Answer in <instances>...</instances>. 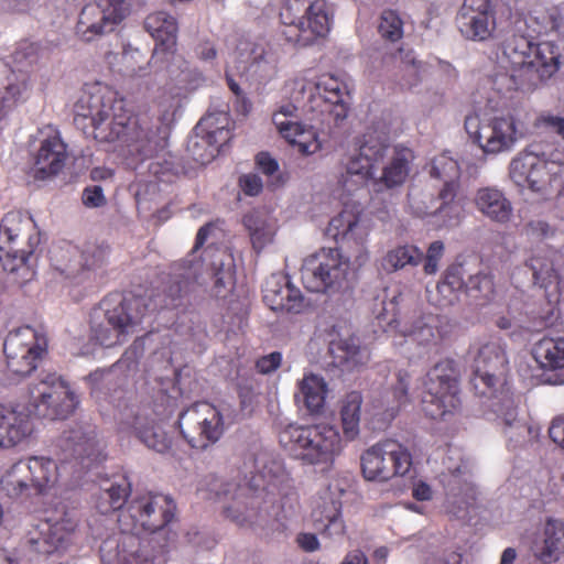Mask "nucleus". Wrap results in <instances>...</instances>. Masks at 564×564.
Listing matches in <instances>:
<instances>
[{
  "label": "nucleus",
  "instance_id": "obj_1",
  "mask_svg": "<svg viewBox=\"0 0 564 564\" xmlns=\"http://www.w3.org/2000/svg\"><path fill=\"white\" fill-rule=\"evenodd\" d=\"M74 123L87 138L119 142L139 161L153 158L161 147L156 134L128 108L127 100L107 85L97 83L82 95L75 106Z\"/></svg>",
  "mask_w": 564,
  "mask_h": 564
},
{
  "label": "nucleus",
  "instance_id": "obj_2",
  "mask_svg": "<svg viewBox=\"0 0 564 564\" xmlns=\"http://www.w3.org/2000/svg\"><path fill=\"white\" fill-rule=\"evenodd\" d=\"M370 228L360 221L359 215L345 208L333 217L327 235L339 248H322L306 257L301 267L304 288L315 293H335L348 279L350 262L361 267L369 259L367 248Z\"/></svg>",
  "mask_w": 564,
  "mask_h": 564
},
{
  "label": "nucleus",
  "instance_id": "obj_3",
  "mask_svg": "<svg viewBox=\"0 0 564 564\" xmlns=\"http://www.w3.org/2000/svg\"><path fill=\"white\" fill-rule=\"evenodd\" d=\"M471 386L480 398L488 399V406L501 420L503 433L513 448L532 438L533 429L518 419L517 406L509 384V361L498 340L482 344L474 358Z\"/></svg>",
  "mask_w": 564,
  "mask_h": 564
},
{
  "label": "nucleus",
  "instance_id": "obj_4",
  "mask_svg": "<svg viewBox=\"0 0 564 564\" xmlns=\"http://www.w3.org/2000/svg\"><path fill=\"white\" fill-rule=\"evenodd\" d=\"M279 443L291 457L303 465L333 467L343 452L339 431L327 423L289 424L279 433Z\"/></svg>",
  "mask_w": 564,
  "mask_h": 564
},
{
  "label": "nucleus",
  "instance_id": "obj_5",
  "mask_svg": "<svg viewBox=\"0 0 564 564\" xmlns=\"http://www.w3.org/2000/svg\"><path fill=\"white\" fill-rule=\"evenodd\" d=\"M279 18L280 35L295 48L315 44L330 30V18L323 0H288Z\"/></svg>",
  "mask_w": 564,
  "mask_h": 564
},
{
  "label": "nucleus",
  "instance_id": "obj_6",
  "mask_svg": "<svg viewBox=\"0 0 564 564\" xmlns=\"http://www.w3.org/2000/svg\"><path fill=\"white\" fill-rule=\"evenodd\" d=\"M509 174L518 186L527 187L542 197L564 189V160L560 152L546 158L530 145L511 161Z\"/></svg>",
  "mask_w": 564,
  "mask_h": 564
},
{
  "label": "nucleus",
  "instance_id": "obj_7",
  "mask_svg": "<svg viewBox=\"0 0 564 564\" xmlns=\"http://www.w3.org/2000/svg\"><path fill=\"white\" fill-rule=\"evenodd\" d=\"M460 370L456 360L436 362L423 380L422 410L433 420H443L460 409Z\"/></svg>",
  "mask_w": 564,
  "mask_h": 564
},
{
  "label": "nucleus",
  "instance_id": "obj_8",
  "mask_svg": "<svg viewBox=\"0 0 564 564\" xmlns=\"http://www.w3.org/2000/svg\"><path fill=\"white\" fill-rule=\"evenodd\" d=\"M400 294H389V290L382 289L373 299L372 313L378 324L386 333L410 338L421 346H430L437 341V330L431 321L422 315L419 310L400 314Z\"/></svg>",
  "mask_w": 564,
  "mask_h": 564
},
{
  "label": "nucleus",
  "instance_id": "obj_9",
  "mask_svg": "<svg viewBox=\"0 0 564 564\" xmlns=\"http://www.w3.org/2000/svg\"><path fill=\"white\" fill-rule=\"evenodd\" d=\"M208 485L212 486L209 499L230 500L224 507L223 513L226 519L238 527H261L269 521L271 517L269 508L272 506V501L267 500V495L245 485L219 484V480L214 477Z\"/></svg>",
  "mask_w": 564,
  "mask_h": 564
},
{
  "label": "nucleus",
  "instance_id": "obj_10",
  "mask_svg": "<svg viewBox=\"0 0 564 564\" xmlns=\"http://www.w3.org/2000/svg\"><path fill=\"white\" fill-rule=\"evenodd\" d=\"M560 57L561 54L553 43H540L532 61L508 66L510 73L497 75L494 85L500 94L511 90L531 93L557 73Z\"/></svg>",
  "mask_w": 564,
  "mask_h": 564
},
{
  "label": "nucleus",
  "instance_id": "obj_11",
  "mask_svg": "<svg viewBox=\"0 0 564 564\" xmlns=\"http://www.w3.org/2000/svg\"><path fill=\"white\" fill-rule=\"evenodd\" d=\"M77 403L68 382L55 372L46 373L28 387L25 410L37 419L64 420L74 412Z\"/></svg>",
  "mask_w": 564,
  "mask_h": 564
},
{
  "label": "nucleus",
  "instance_id": "obj_12",
  "mask_svg": "<svg viewBox=\"0 0 564 564\" xmlns=\"http://www.w3.org/2000/svg\"><path fill=\"white\" fill-rule=\"evenodd\" d=\"M48 351V339L44 332L31 326L10 330L3 341L6 369L17 380L30 377Z\"/></svg>",
  "mask_w": 564,
  "mask_h": 564
},
{
  "label": "nucleus",
  "instance_id": "obj_13",
  "mask_svg": "<svg viewBox=\"0 0 564 564\" xmlns=\"http://www.w3.org/2000/svg\"><path fill=\"white\" fill-rule=\"evenodd\" d=\"M360 467L366 480L388 482L410 474L413 456L408 446L401 442L383 438L362 452Z\"/></svg>",
  "mask_w": 564,
  "mask_h": 564
},
{
  "label": "nucleus",
  "instance_id": "obj_14",
  "mask_svg": "<svg viewBox=\"0 0 564 564\" xmlns=\"http://www.w3.org/2000/svg\"><path fill=\"white\" fill-rule=\"evenodd\" d=\"M200 273V263L192 258L174 262L167 273L160 276L147 304L152 310H174L188 301Z\"/></svg>",
  "mask_w": 564,
  "mask_h": 564
},
{
  "label": "nucleus",
  "instance_id": "obj_15",
  "mask_svg": "<svg viewBox=\"0 0 564 564\" xmlns=\"http://www.w3.org/2000/svg\"><path fill=\"white\" fill-rule=\"evenodd\" d=\"M177 427L184 441L194 449L206 451L225 433L224 416L214 404L196 402L182 411Z\"/></svg>",
  "mask_w": 564,
  "mask_h": 564
},
{
  "label": "nucleus",
  "instance_id": "obj_16",
  "mask_svg": "<svg viewBox=\"0 0 564 564\" xmlns=\"http://www.w3.org/2000/svg\"><path fill=\"white\" fill-rule=\"evenodd\" d=\"M143 0H97L80 11L76 34L84 42H91L121 23L132 9L143 6Z\"/></svg>",
  "mask_w": 564,
  "mask_h": 564
},
{
  "label": "nucleus",
  "instance_id": "obj_17",
  "mask_svg": "<svg viewBox=\"0 0 564 564\" xmlns=\"http://www.w3.org/2000/svg\"><path fill=\"white\" fill-rule=\"evenodd\" d=\"M389 149V133L381 131L377 134L375 128H369L364 134V140L358 153L349 158L341 174L340 183L347 189L350 185L359 186L373 181L378 165L383 161Z\"/></svg>",
  "mask_w": 564,
  "mask_h": 564
},
{
  "label": "nucleus",
  "instance_id": "obj_18",
  "mask_svg": "<svg viewBox=\"0 0 564 564\" xmlns=\"http://www.w3.org/2000/svg\"><path fill=\"white\" fill-rule=\"evenodd\" d=\"M145 314L144 297H124L117 306L106 311V324L95 329L94 337L105 347L121 345L135 330Z\"/></svg>",
  "mask_w": 564,
  "mask_h": 564
},
{
  "label": "nucleus",
  "instance_id": "obj_19",
  "mask_svg": "<svg viewBox=\"0 0 564 564\" xmlns=\"http://www.w3.org/2000/svg\"><path fill=\"white\" fill-rule=\"evenodd\" d=\"M464 126L470 139L487 154L508 151L517 141V120L511 113L486 121L478 115H469Z\"/></svg>",
  "mask_w": 564,
  "mask_h": 564
},
{
  "label": "nucleus",
  "instance_id": "obj_20",
  "mask_svg": "<svg viewBox=\"0 0 564 564\" xmlns=\"http://www.w3.org/2000/svg\"><path fill=\"white\" fill-rule=\"evenodd\" d=\"M59 447L62 463L72 464L73 468L79 471L88 470L106 458L96 440V429L91 424L77 423L64 431Z\"/></svg>",
  "mask_w": 564,
  "mask_h": 564
},
{
  "label": "nucleus",
  "instance_id": "obj_21",
  "mask_svg": "<svg viewBox=\"0 0 564 564\" xmlns=\"http://www.w3.org/2000/svg\"><path fill=\"white\" fill-rule=\"evenodd\" d=\"M343 83L332 76L324 75L318 82L296 78L292 82L291 99L304 111L324 113L332 105L343 102Z\"/></svg>",
  "mask_w": 564,
  "mask_h": 564
},
{
  "label": "nucleus",
  "instance_id": "obj_22",
  "mask_svg": "<svg viewBox=\"0 0 564 564\" xmlns=\"http://www.w3.org/2000/svg\"><path fill=\"white\" fill-rule=\"evenodd\" d=\"M560 259L555 249L542 246L532 249L524 262L532 272L533 283L544 291L545 300L552 306L551 312L560 303L564 289Z\"/></svg>",
  "mask_w": 564,
  "mask_h": 564
},
{
  "label": "nucleus",
  "instance_id": "obj_23",
  "mask_svg": "<svg viewBox=\"0 0 564 564\" xmlns=\"http://www.w3.org/2000/svg\"><path fill=\"white\" fill-rule=\"evenodd\" d=\"M119 430L133 434L148 448L158 453H165L171 448L172 442L158 423V415L150 404H142L130 409L119 422Z\"/></svg>",
  "mask_w": 564,
  "mask_h": 564
},
{
  "label": "nucleus",
  "instance_id": "obj_24",
  "mask_svg": "<svg viewBox=\"0 0 564 564\" xmlns=\"http://www.w3.org/2000/svg\"><path fill=\"white\" fill-rule=\"evenodd\" d=\"M77 522L67 513L59 519H42L28 533L30 550L43 555L64 551L70 542Z\"/></svg>",
  "mask_w": 564,
  "mask_h": 564
},
{
  "label": "nucleus",
  "instance_id": "obj_25",
  "mask_svg": "<svg viewBox=\"0 0 564 564\" xmlns=\"http://www.w3.org/2000/svg\"><path fill=\"white\" fill-rule=\"evenodd\" d=\"M297 110L299 106L292 102L283 105L273 112L272 122L281 137L296 147L300 153H316L322 147L317 132L312 126L299 121Z\"/></svg>",
  "mask_w": 564,
  "mask_h": 564
},
{
  "label": "nucleus",
  "instance_id": "obj_26",
  "mask_svg": "<svg viewBox=\"0 0 564 564\" xmlns=\"http://www.w3.org/2000/svg\"><path fill=\"white\" fill-rule=\"evenodd\" d=\"M343 490L332 491L327 486L313 499L311 520L314 529L324 538L335 539L346 534L347 527L341 514Z\"/></svg>",
  "mask_w": 564,
  "mask_h": 564
},
{
  "label": "nucleus",
  "instance_id": "obj_27",
  "mask_svg": "<svg viewBox=\"0 0 564 564\" xmlns=\"http://www.w3.org/2000/svg\"><path fill=\"white\" fill-rule=\"evenodd\" d=\"M40 243V231L30 215L10 212L0 223V249L33 253Z\"/></svg>",
  "mask_w": 564,
  "mask_h": 564
},
{
  "label": "nucleus",
  "instance_id": "obj_28",
  "mask_svg": "<svg viewBox=\"0 0 564 564\" xmlns=\"http://www.w3.org/2000/svg\"><path fill=\"white\" fill-rule=\"evenodd\" d=\"M459 30L468 40H489L496 30V11L491 0H465L460 10Z\"/></svg>",
  "mask_w": 564,
  "mask_h": 564
},
{
  "label": "nucleus",
  "instance_id": "obj_29",
  "mask_svg": "<svg viewBox=\"0 0 564 564\" xmlns=\"http://www.w3.org/2000/svg\"><path fill=\"white\" fill-rule=\"evenodd\" d=\"M195 138L188 143L193 160L202 165L212 162L219 153L224 143L229 140V130L215 127V117H203L194 128Z\"/></svg>",
  "mask_w": 564,
  "mask_h": 564
},
{
  "label": "nucleus",
  "instance_id": "obj_30",
  "mask_svg": "<svg viewBox=\"0 0 564 564\" xmlns=\"http://www.w3.org/2000/svg\"><path fill=\"white\" fill-rule=\"evenodd\" d=\"M144 29L155 41L152 58L166 59L176 50L177 20L165 11H156L144 20Z\"/></svg>",
  "mask_w": 564,
  "mask_h": 564
},
{
  "label": "nucleus",
  "instance_id": "obj_31",
  "mask_svg": "<svg viewBox=\"0 0 564 564\" xmlns=\"http://www.w3.org/2000/svg\"><path fill=\"white\" fill-rule=\"evenodd\" d=\"M120 544L135 545L139 540L134 534L123 536L121 542L107 540L100 545V558L102 564H162L165 562L164 555L167 553V543L160 545V550L151 557L148 556V546L144 545L133 553L126 554L121 551L111 554L113 549H119Z\"/></svg>",
  "mask_w": 564,
  "mask_h": 564
},
{
  "label": "nucleus",
  "instance_id": "obj_32",
  "mask_svg": "<svg viewBox=\"0 0 564 564\" xmlns=\"http://www.w3.org/2000/svg\"><path fill=\"white\" fill-rule=\"evenodd\" d=\"M66 159V144L58 133L44 139L34 156V177L45 180L58 174L63 170Z\"/></svg>",
  "mask_w": 564,
  "mask_h": 564
},
{
  "label": "nucleus",
  "instance_id": "obj_33",
  "mask_svg": "<svg viewBox=\"0 0 564 564\" xmlns=\"http://www.w3.org/2000/svg\"><path fill=\"white\" fill-rule=\"evenodd\" d=\"M30 416L29 412L0 403V447H14L31 435L33 426Z\"/></svg>",
  "mask_w": 564,
  "mask_h": 564
},
{
  "label": "nucleus",
  "instance_id": "obj_34",
  "mask_svg": "<svg viewBox=\"0 0 564 564\" xmlns=\"http://www.w3.org/2000/svg\"><path fill=\"white\" fill-rule=\"evenodd\" d=\"M165 502V495L147 494L134 498L128 505L124 511L119 514V522L124 527V531L138 533L150 520L153 510Z\"/></svg>",
  "mask_w": 564,
  "mask_h": 564
},
{
  "label": "nucleus",
  "instance_id": "obj_35",
  "mask_svg": "<svg viewBox=\"0 0 564 564\" xmlns=\"http://www.w3.org/2000/svg\"><path fill=\"white\" fill-rule=\"evenodd\" d=\"M328 350L333 364L344 370H352L370 359L369 350L360 345L359 338L355 335L332 340Z\"/></svg>",
  "mask_w": 564,
  "mask_h": 564
},
{
  "label": "nucleus",
  "instance_id": "obj_36",
  "mask_svg": "<svg viewBox=\"0 0 564 564\" xmlns=\"http://www.w3.org/2000/svg\"><path fill=\"white\" fill-rule=\"evenodd\" d=\"M477 210L491 221L508 223L513 213L511 202L505 193L496 187L479 188L474 198Z\"/></svg>",
  "mask_w": 564,
  "mask_h": 564
},
{
  "label": "nucleus",
  "instance_id": "obj_37",
  "mask_svg": "<svg viewBox=\"0 0 564 564\" xmlns=\"http://www.w3.org/2000/svg\"><path fill=\"white\" fill-rule=\"evenodd\" d=\"M33 495H47L58 482L59 471L56 462L45 456H31L24 460Z\"/></svg>",
  "mask_w": 564,
  "mask_h": 564
},
{
  "label": "nucleus",
  "instance_id": "obj_38",
  "mask_svg": "<svg viewBox=\"0 0 564 564\" xmlns=\"http://www.w3.org/2000/svg\"><path fill=\"white\" fill-rule=\"evenodd\" d=\"M412 150L404 147H395L389 163L383 166L379 177L373 178V184L379 188H394L402 185L410 173V164L413 160Z\"/></svg>",
  "mask_w": 564,
  "mask_h": 564
},
{
  "label": "nucleus",
  "instance_id": "obj_39",
  "mask_svg": "<svg viewBox=\"0 0 564 564\" xmlns=\"http://www.w3.org/2000/svg\"><path fill=\"white\" fill-rule=\"evenodd\" d=\"M263 300L274 312L300 313L304 307L302 292L290 281H285L282 285H268Z\"/></svg>",
  "mask_w": 564,
  "mask_h": 564
},
{
  "label": "nucleus",
  "instance_id": "obj_40",
  "mask_svg": "<svg viewBox=\"0 0 564 564\" xmlns=\"http://www.w3.org/2000/svg\"><path fill=\"white\" fill-rule=\"evenodd\" d=\"M532 357L544 371H564V337H543L532 347Z\"/></svg>",
  "mask_w": 564,
  "mask_h": 564
},
{
  "label": "nucleus",
  "instance_id": "obj_41",
  "mask_svg": "<svg viewBox=\"0 0 564 564\" xmlns=\"http://www.w3.org/2000/svg\"><path fill=\"white\" fill-rule=\"evenodd\" d=\"M1 491L12 499L32 496L28 477V466L24 460L11 465L0 478Z\"/></svg>",
  "mask_w": 564,
  "mask_h": 564
},
{
  "label": "nucleus",
  "instance_id": "obj_42",
  "mask_svg": "<svg viewBox=\"0 0 564 564\" xmlns=\"http://www.w3.org/2000/svg\"><path fill=\"white\" fill-rule=\"evenodd\" d=\"M362 402V395L358 391L347 393L341 401L339 414L343 433L347 441H354L360 433Z\"/></svg>",
  "mask_w": 564,
  "mask_h": 564
},
{
  "label": "nucleus",
  "instance_id": "obj_43",
  "mask_svg": "<svg viewBox=\"0 0 564 564\" xmlns=\"http://www.w3.org/2000/svg\"><path fill=\"white\" fill-rule=\"evenodd\" d=\"M423 261L422 250L410 243L399 245L384 254L381 267L387 272H395L406 267H417Z\"/></svg>",
  "mask_w": 564,
  "mask_h": 564
},
{
  "label": "nucleus",
  "instance_id": "obj_44",
  "mask_svg": "<svg viewBox=\"0 0 564 564\" xmlns=\"http://www.w3.org/2000/svg\"><path fill=\"white\" fill-rule=\"evenodd\" d=\"M465 295L470 305L479 307L488 305L496 296L494 276L482 272L470 275L466 281Z\"/></svg>",
  "mask_w": 564,
  "mask_h": 564
},
{
  "label": "nucleus",
  "instance_id": "obj_45",
  "mask_svg": "<svg viewBox=\"0 0 564 564\" xmlns=\"http://www.w3.org/2000/svg\"><path fill=\"white\" fill-rule=\"evenodd\" d=\"M563 552L564 523L550 518L544 527V544L539 553V558L544 563H552L557 561Z\"/></svg>",
  "mask_w": 564,
  "mask_h": 564
},
{
  "label": "nucleus",
  "instance_id": "obj_46",
  "mask_svg": "<svg viewBox=\"0 0 564 564\" xmlns=\"http://www.w3.org/2000/svg\"><path fill=\"white\" fill-rule=\"evenodd\" d=\"M300 392L310 413L317 414L323 410L327 394L324 378L313 373L305 376L300 383Z\"/></svg>",
  "mask_w": 564,
  "mask_h": 564
},
{
  "label": "nucleus",
  "instance_id": "obj_47",
  "mask_svg": "<svg viewBox=\"0 0 564 564\" xmlns=\"http://www.w3.org/2000/svg\"><path fill=\"white\" fill-rule=\"evenodd\" d=\"M24 84L21 83L15 73L8 66L0 69V122L6 117V109L15 106L21 97Z\"/></svg>",
  "mask_w": 564,
  "mask_h": 564
},
{
  "label": "nucleus",
  "instance_id": "obj_48",
  "mask_svg": "<svg viewBox=\"0 0 564 564\" xmlns=\"http://www.w3.org/2000/svg\"><path fill=\"white\" fill-rule=\"evenodd\" d=\"M539 45L533 44L523 35H513L503 46V57L507 59L508 66L521 65L534 58L535 48Z\"/></svg>",
  "mask_w": 564,
  "mask_h": 564
},
{
  "label": "nucleus",
  "instance_id": "obj_49",
  "mask_svg": "<svg viewBox=\"0 0 564 564\" xmlns=\"http://www.w3.org/2000/svg\"><path fill=\"white\" fill-rule=\"evenodd\" d=\"M242 224L249 232L253 249L260 252L272 241L273 231L269 224L256 213H248L242 218Z\"/></svg>",
  "mask_w": 564,
  "mask_h": 564
},
{
  "label": "nucleus",
  "instance_id": "obj_50",
  "mask_svg": "<svg viewBox=\"0 0 564 564\" xmlns=\"http://www.w3.org/2000/svg\"><path fill=\"white\" fill-rule=\"evenodd\" d=\"M403 20L395 10L386 9L380 14L377 29L381 39L395 43L403 37Z\"/></svg>",
  "mask_w": 564,
  "mask_h": 564
},
{
  "label": "nucleus",
  "instance_id": "obj_51",
  "mask_svg": "<svg viewBox=\"0 0 564 564\" xmlns=\"http://www.w3.org/2000/svg\"><path fill=\"white\" fill-rule=\"evenodd\" d=\"M430 175L442 182L446 180H459L460 169L456 160L447 152H443L431 161Z\"/></svg>",
  "mask_w": 564,
  "mask_h": 564
},
{
  "label": "nucleus",
  "instance_id": "obj_52",
  "mask_svg": "<svg viewBox=\"0 0 564 564\" xmlns=\"http://www.w3.org/2000/svg\"><path fill=\"white\" fill-rule=\"evenodd\" d=\"M176 503L170 496H165V502L153 510L149 521L142 531L155 533L163 530L175 517Z\"/></svg>",
  "mask_w": 564,
  "mask_h": 564
},
{
  "label": "nucleus",
  "instance_id": "obj_53",
  "mask_svg": "<svg viewBox=\"0 0 564 564\" xmlns=\"http://www.w3.org/2000/svg\"><path fill=\"white\" fill-rule=\"evenodd\" d=\"M130 492V485L123 479L121 484L112 482L102 491V499L108 501L107 507L99 506L102 513L119 510L126 503Z\"/></svg>",
  "mask_w": 564,
  "mask_h": 564
},
{
  "label": "nucleus",
  "instance_id": "obj_54",
  "mask_svg": "<svg viewBox=\"0 0 564 564\" xmlns=\"http://www.w3.org/2000/svg\"><path fill=\"white\" fill-rule=\"evenodd\" d=\"M395 383L391 387L389 393L392 395L391 410L398 411L410 402L409 384L411 376L404 369L398 370L395 373Z\"/></svg>",
  "mask_w": 564,
  "mask_h": 564
},
{
  "label": "nucleus",
  "instance_id": "obj_55",
  "mask_svg": "<svg viewBox=\"0 0 564 564\" xmlns=\"http://www.w3.org/2000/svg\"><path fill=\"white\" fill-rule=\"evenodd\" d=\"M225 76L230 91L236 96V110L242 115L249 113L252 105L251 101L247 98L245 91L240 87V85L246 80L245 76L240 74L239 80H237L231 68L226 69Z\"/></svg>",
  "mask_w": 564,
  "mask_h": 564
},
{
  "label": "nucleus",
  "instance_id": "obj_56",
  "mask_svg": "<svg viewBox=\"0 0 564 564\" xmlns=\"http://www.w3.org/2000/svg\"><path fill=\"white\" fill-rule=\"evenodd\" d=\"M464 275L465 270L462 264H452L444 271L441 281L460 296L462 292L466 293Z\"/></svg>",
  "mask_w": 564,
  "mask_h": 564
},
{
  "label": "nucleus",
  "instance_id": "obj_57",
  "mask_svg": "<svg viewBox=\"0 0 564 564\" xmlns=\"http://www.w3.org/2000/svg\"><path fill=\"white\" fill-rule=\"evenodd\" d=\"M32 253H23L14 249H0V263L4 271L9 273L18 272L26 264L28 258Z\"/></svg>",
  "mask_w": 564,
  "mask_h": 564
},
{
  "label": "nucleus",
  "instance_id": "obj_58",
  "mask_svg": "<svg viewBox=\"0 0 564 564\" xmlns=\"http://www.w3.org/2000/svg\"><path fill=\"white\" fill-rule=\"evenodd\" d=\"M110 248L106 243L90 245L83 251L84 267L87 269H94L101 267L109 254Z\"/></svg>",
  "mask_w": 564,
  "mask_h": 564
},
{
  "label": "nucleus",
  "instance_id": "obj_59",
  "mask_svg": "<svg viewBox=\"0 0 564 564\" xmlns=\"http://www.w3.org/2000/svg\"><path fill=\"white\" fill-rule=\"evenodd\" d=\"M444 243L441 240L433 241L423 254V271L425 274H435L438 270V263L444 254Z\"/></svg>",
  "mask_w": 564,
  "mask_h": 564
},
{
  "label": "nucleus",
  "instance_id": "obj_60",
  "mask_svg": "<svg viewBox=\"0 0 564 564\" xmlns=\"http://www.w3.org/2000/svg\"><path fill=\"white\" fill-rule=\"evenodd\" d=\"M459 188V180H446L443 182V187L441 188L437 199L441 202V205L434 212H424V215H432L435 213H442L445 207L449 206L457 195V191Z\"/></svg>",
  "mask_w": 564,
  "mask_h": 564
},
{
  "label": "nucleus",
  "instance_id": "obj_61",
  "mask_svg": "<svg viewBox=\"0 0 564 564\" xmlns=\"http://www.w3.org/2000/svg\"><path fill=\"white\" fill-rule=\"evenodd\" d=\"M430 299L438 307H448L459 301V296L441 280L436 284L435 294H432Z\"/></svg>",
  "mask_w": 564,
  "mask_h": 564
},
{
  "label": "nucleus",
  "instance_id": "obj_62",
  "mask_svg": "<svg viewBox=\"0 0 564 564\" xmlns=\"http://www.w3.org/2000/svg\"><path fill=\"white\" fill-rule=\"evenodd\" d=\"M523 230L525 236L533 240H543L554 235V229L550 224L541 219L530 220Z\"/></svg>",
  "mask_w": 564,
  "mask_h": 564
},
{
  "label": "nucleus",
  "instance_id": "obj_63",
  "mask_svg": "<svg viewBox=\"0 0 564 564\" xmlns=\"http://www.w3.org/2000/svg\"><path fill=\"white\" fill-rule=\"evenodd\" d=\"M250 68L253 73H260L261 77L270 78L276 72V61L272 55H268L262 52L259 56L253 58V62L250 64Z\"/></svg>",
  "mask_w": 564,
  "mask_h": 564
},
{
  "label": "nucleus",
  "instance_id": "obj_64",
  "mask_svg": "<svg viewBox=\"0 0 564 564\" xmlns=\"http://www.w3.org/2000/svg\"><path fill=\"white\" fill-rule=\"evenodd\" d=\"M536 126L545 128L564 140V117L543 113L536 119Z\"/></svg>",
  "mask_w": 564,
  "mask_h": 564
}]
</instances>
